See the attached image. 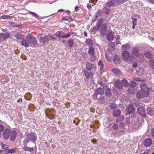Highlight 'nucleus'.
<instances>
[{"label": "nucleus", "instance_id": "nucleus-38", "mask_svg": "<svg viewBox=\"0 0 154 154\" xmlns=\"http://www.w3.org/2000/svg\"><path fill=\"white\" fill-rule=\"evenodd\" d=\"M14 35L15 37L18 39H20L22 38L21 35L18 33H16Z\"/></svg>", "mask_w": 154, "mask_h": 154}, {"label": "nucleus", "instance_id": "nucleus-19", "mask_svg": "<svg viewBox=\"0 0 154 154\" xmlns=\"http://www.w3.org/2000/svg\"><path fill=\"white\" fill-rule=\"evenodd\" d=\"M85 44L86 45H88L89 47L93 45L94 44L93 41L89 38L86 39Z\"/></svg>", "mask_w": 154, "mask_h": 154}, {"label": "nucleus", "instance_id": "nucleus-17", "mask_svg": "<svg viewBox=\"0 0 154 154\" xmlns=\"http://www.w3.org/2000/svg\"><path fill=\"white\" fill-rule=\"evenodd\" d=\"M120 57L118 55H116L114 58V61L115 64H118L120 62Z\"/></svg>", "mask_w": 154, "mask_h": 154}, {"label": "nucleus", "instance_id": "nucleus-30", "mask_svg": "<svg viewBox=\"0 0 154 154\" xmlns=\"http://www.w3.org/2000/svg\"><path fill=\"white\" fill-rule=\"evenodd\" d=\"M67 21L69 22H71L72 21V19L69 17H63L61 20V21Z\"/></svg>", "mask_w": 154, "mask_h": 154}, {"label": "nucleus", "instance_id": "nucleus-60", "mask_svg": "<svg viewBox=\"0 0 154 154\" xmlns=\"http://www.w3.org/2000/svg\"><path fill=\"white\" fill-rule=\"evenodd\" d=\"M115 37H116V40L117 39L118 40V39H120L119 36L118 35H116Z\"/></svg>", "mask_w": 154, "mask_h": 154}, {"label": "nucleus", "instance_id": "nucleus-9", "mask_svg": "<svg viewBox=\"0 0 154 154\" xmlns=\"http://www.w3.org/2000/svg\"><path fill=\"white\" fill-rule=\"evenodd\" d=\"M138 113L141 116H144L145 115V110L144 107H141L137 109Z\"/></svg>", "mask_w": 154, "mask_h": 154}, {"label": "nucleus", "instance_id": "nucleus-61", "mask_svg": "<svg viewBox=\"0 0 154 154\" xmlns=\"http://www.w3.org/2000/svg\"><path fill=\"white\" fill-rule=\"evenodd\" d=\"M99 13H100L99 12H97L95 14H96V17H98V15H99Z\"/></svg>", "mask_w": 154, "mask_h": 154}, {"label": "nucleus", "instance_id": "nucleus-14", "mask_svg": "<svg viewBox=\"0 0 154 154\" xmlns=\"http://www.w3.org/2000/svg\"><path fill=\"white\" fill-rule=\"evenodd\" d=\"M115 0H110L106 3V5L108 7H110L115 4Z\"/></svg>", "mask_w": 154, "mask_h": 154}, {"label": "nucleus", "instance_id": "nucleus-27", "mask_svg": "<svg viewBox=\"0 0 154 154\" xmlns=\"http://www.w3.org/2000/svg\"><path fill=\"white\" fill-rule=\"evenodd\" d=\"M88 53L91 55H94L95 52L93 48L91 46L90 47L88 51Z\"/></svg>", "mask_w": 154, "mask_h": 154}, {"label": "nucleus", "instance_id": "nucleus-21", "mask_svg": "<svg viewBox=\"0 0 154 154\" xmlns=\"http://www.w3.org/2000/svg\"><path fill=\"white\" fill-rule=\"evenodd\" d=\"M21 44L23 46L25 47H28L29 46V42L26 40L23 39L21 42Z\"/></svg>", "mask_w": 154, "mask_h": 154}, {"label": "nucleus", "instance_id": "nucleus-34", "mask_svg": "<svg viewBox=\"0 0 154 154\" xmlns=\"http://www.w3.org/2000/svg\"><path fill=\"white\" fill-rule=\"evenodd\" d=\"M97 30H98V29H97L96 27H94L91 28L90 31L91 33L93 34H95L96 31Z\"/></svg>", "mask_w": 154, "mask_h": 154}, {"label": "nucleus", "instance_id": "nucleus-46", "mask_svg": "<svg viewBox=\"0 0 154 154\" xmlns=\"http://www.w3.org/2000/svg\"><path fill=\"white\" fill-rule=\"evenodd\" d=\"M128 0H117V2L119 3H122L126 2Z\"/></svg>", "mask_w": 154, "mask_h": 154}, {"label": "nucleus", "instance_id": "nucleus-4", "mask_svg": "<svg viewBox=\"0 0 154 154\" xmlns=\"http://www.w3.org/2000/svg\"><path fill=\"white\" fill-rule=\"evenodd\" d=\"M26 38L29 45L31 46H32L37 43V41L35 38L31 35H27L26 37Z\"/></svg>", "mask_w": 154, "mask_h": 154}, {"label": "nucleus", "instance_id": "nucleus-18", "mask_svg": "<svg viewBox=\"0 0 154 154\" xmlns=\"http://www.w3.org/2000/svg\"><path fill=\"white\" fill-rule=\"evenodd\" d=\"M147 114L150 116L154 115V109L153 108H148L147 110Z\"/></svg>", "mask_w": 154, "mask_h": 154}, {"label": "nucleus", "instance_id": "nucleus-13", "mask_svg": "<svg viewBox=\"0 0 154 154\" xmlns=\"http://www.w3.org/2000/svg\"><path fill=\"white\" fill-rule=\"evenodd\" d=\"M115 85L119 89H121L123 88L122 83L119 80H117L115 81Z\"/></svg>", "mask_w": 154, "mask_h": 154}, {"label": "nucleus", "instance_id": "nucleus-47", "mask_svg": "<svg viewBox=\"0 0 154 154\" xmlns=\"http://www.w3.org/2000/svg\"><path fill=\"white\" fill-rule=\"evenodd\" d=\"M118 125L117 124H114L112 125V128L115 130H117L118 129Z\"/></svg>", "mask_w": 154, "mask_h": 154}, {"label": "nucleus", "instance_id": "nucleus-25", "mask_svg": "<svg viewBox=\"0 0 154 154\" xmlns=\"http://www.w3.org/2000/svg\"><path fill=\"white\" fill-rule=\"evenodd\" d=\"M0 36L3 38H8L9 37V36H10V34L8 32L1 33L0 34Z\"/></svg>", "mask_w": 154, "mask_h": 154}, {"label": "nucleus", "instance_id": "nucleus-20", "mask_svg": "<svg viewBox=\"0 0 154 154\" xmlns=\"http://www.w3.org/2000/svg\"><path fill=\"white\" fill-rule=\"evenodd\" d=\"M112 114L114 117H116L120 115L121 111L118 110H116L113 112Z\"/></svg>", "mask_w": 154, "mask_h": 154}, {"label": "nucleus", "instance_id": "nucleus-6", "mask_svg": "<svg viewBox=\"0 0 154 154\" xmlns=\"http://www.w3.org/2000/svg\"><path fill=\"white\" fill-rule=\"evenodd\" d=\"M114 34L112 30L109 31L106 34V38L109 41H112L114 39Z\"/></svg>", "mask_w": 154, "mask_h": 154}, {"label": "nucleus", "instance_id": "nucleus-54", "mask_svg": "<svg viewBox=\"0 0 154 154\" xmlns=\"http://www.w3.org/2000/svg\"><path fill=\"white\" fill-rule=\"evenodd\" d=\"M110 106L112 108H116V106H115V104H114L113 103H112L110 104Z\"/></svg>", "mask_w": 154, "mask_h": 154}, {"label": "nucleus", "instance_id": "nucleus-51", "mask_svg": "<svg viewBox=\"0 0 154 154\" xmlns=\"http://www.w3.org/2000/svg\"><path fill=\"white\" fill-rule=\"evenodd\" d=\"M1 17L3 18L4 19H10V17L9 16H7V15H4V16H2Z\"/></svg>", "mask_w": 154, "mask_h": 154}, {"label": "nucleus", "instance_id": "nucleus-28", "mask_svg": "<svg viewBox=\"0 0 154 154\" xmlns=\"http://www.w3.org/2000/svg\"><path fill=\"white\" fill-rule=\"evenodd\" d=\"M137 75L139 76H140L144 74V71L143 69L142 68H139L137 70Z\"/></svg>", "mask_w": 154, "mask_h": 154}, {"label": "nucleus", "instance_id": "nucleus-24", "mask_svg": "<svg viewBox=\"0 0 154 154\" xmlns=\"http://www.w3.org/2000/svg\"><path fill=\"white\" fill-rule=\"evenodd\" d=\"M98 65L100 67V71L101 72H102L103 71V69L104 67V65L101 60H100L99 61Z\"/></svg>", "mask_w": 154, "mask_h": 154}, {"label": "nucleus", "instance_id": "nucleus-55", "mask_svg": "<svg viewBox=\"0 0 154 154\" xmlns=\"http://www.w3.org/2000/svg\"><path fill=\"white\" fill-rule=\"evenodd\" d=\"M122 119H123L122 118H117L116 119V122H119L120 121H121V120H122Z\"/></svg>", "mask_w": 154, "mask_h": 154}, {"label": "nucleus", "instance_id": "nucleus-40", "mask_svg": "<svg viewBox=\"0 0 154 154\" xmlns=\"http://www.w3.org/2000/svg\"><path fill=\"white\" fill-rule=\"evenodd\" d=\"M149 64L151 66L154 68V60L151 59L149 60Z\"/></svg>", "mask_w": 154, "mask_h": 154}, {"label": "nucleus", "instance_id": "nucleus-63", "mask_svg": "<svg viewBox=\"0 0 154 154\" xmlns=\"http://www.w3.org/2000/svg\"><path fill=\"white\" fill-rule=\"evenodd\" d=\"M63 11H64V10L63 9H59L58 10V12H63Z\"/></svg>", "mask_w": 154, "mask_h": 154}, {"label": "nucleus", "instance_id": "nucleus-22", "mask_svg": "<svg viewBox=\"0 0 154 154\" xmlns=\"http://www.w3.org/2000/svg\"><path fill=\"white\" fill-rule=\"evenodd\" d=\"M40 41H42L43 43H46L48 42V38L47 36H46L45 37H41L40 38Z\"/></svg>", "mask_w": 154, "mask_h": 154}, {"label": "nucleus", "instance_id": "nucleus-57", "mask_svg": "<svg viewBox=\"0 0 154 154\" xmlns=\"http://www.w3.org/2000/svg\"><path fill=\"white\" fill-rule=\"evenodd\" d=\"M116 40V44H121V43L120 42V39H117Z\"/></svg>", "mask_w": 154, "mask_h": 154}, {"label": "nucleus", "instance_id": "nucleus-29", "mask_svg": "<svg viewBox=\"0 0 154 154\" xmlns=\"http://www.w3.org/2000/svg\"><path fill=\"white\" fill-rule=\"evenodd\" d=\"M102 22L103 21L102 19H100L99 20L98 23H97L96 26L97 29L98 30L100 29Z\"/></svg>", "mask_w": 154, "mask_h": 154}, {"label": "nucleus", "instance_id": "nucleus-44", "mask_svg": "<svg viewBox=\"0 0 154 154\" xmlns=\"http://www.w3.org/2000/svg\"><path fill=\"white\" fill-rule=\"evenodd\" d=\"M106 94L108 96H109L111 95V92L109 89H107L106 92Z\"/></svg>", "mask_w": 154, "mask_h": 154}, {"label": "nucleus", "instance_id": "nucleus-23", "mask_svg": "<svg viewBox=\"0 0 154 154\" xmlns=\"http://www.w3.org/2000/svg\"><path fill=\"white\" fill-rule=\"evenodd\" d=\"M105 87L103 86V88H100L97 89V92L100 94H103L104 91V88Z\"/></svg>", "mask_w": 154, "mask_h": 154}, {"label": "nucleus", "instance_id": "nucleus-7", "mask_svg": "<svg viewBox=\"0 0 154 154\" xmlns=\"http://www.w3.org/2000/svg\"><path fill=\"white\" fill-rule=\"evenodd\" d=\"M87 69L88 70L91 71L92 70H95L96 69L95 66L94 64H91L90 63H88L86 65Z\"/></svg>", "mask_w": 154, "mask_h": 154}, {"label": "nucleus", "instance_id": "nucleus-59", "mask_svg": "<svg viewBox=\"0 0 154 154\" xmlns=\"http://www.w3.org/2000/svg\"><path fill=\"white\" fill-rule=\"evenodd\" d=\"M91 142L92 143H93L94 144H95L96 143V140H91Z\"/></svg>", "mask_w": 154, "mask_h": 154}, {"label": "nucleus", "instance_id": "nucleus-31", "mask_svg": "<svg viewBox=\"0 0 154 154\" xmlns=\"http://www.w3.org/2000/svg\"><path fill=\"white\" fill-rule=\"evenodd\" d=\"M112 55L111 54H108L107 53H106L105 54V57L106 60L109 62H110L111 60V57Z\"/></svg>", "mask_w": 154, "mask_h": 154}, {"label": "nucleus", "instance_id": "nucleus-5", "mask_svg": "<svg viewBox=\"0 0 154 154\" xmlns=\"http://www.w3.org/2000/svg\"><path fill=\"white\" fill-rule=\"evenodd\" d=\"M107 29V24H103L100 30V34L102 36H104L106 34Z\"/></svg>", "mask_w": 154, "mask_h": 154}, {"label": "nucleus", "instance_id": "nucleus-49", "mask_svg": "<svg viewBox=\"0 0 154 154\" xmlns=\"http://www.w3.org/2000/svg\"><path fill=\"white\" fill-rule=\"evenodd\" d=\"M55 35H56L57 36H58L59 38H61V37L62 36L60 35V31H57L55 33Z\"/></svg>", "mask_w": 154, "mask_h": 154}, {"label": "nucleus", "instance_id": "nucleus-33", "mask_svg": "<svg viewBox=\"0 0 154 154\" xmlns=\"http://www.w3.org/2000/svg\"><path fill=\"white\" fill-rule=\"evenodd\" d=\"M128 93L130 94H133L134 92V88L133 87H130L128 89Z\"/></svg>", "mask_w": 154, "mask_h": 154}, {"label": "nucleus", "instance_id": "nucleus-39", "mask_svg": "<svg viewBox=\"0 0 154 154\" xmlns=\"http://www.w3.org/2000/svg\"><path fill=\"white\" fill-rule=\"evenodd\" d=\"M73 44V39H71L69 40L68 41V45L69 47H72Z\"/></svg>", "mask_w": 154, "mask_h": 154}, {"label": "nucleus", "instance_id": "nucleus-53", "mask_svg": "<svg viewBox=\"0 0 154 154\" xmlns=\"http://www.w3.org/2000/svg\"><path fill=\"white\" fill-rule=\"evenodd\" d=\"M151 134L152 137L153 138H154V128L152 129L151 131Z\"/></svg>", "mask_w": 154, "mask_h": 154}, {"label": "nucleus", "instance_id": "nucleus-64", "mask_svg": "<svg viewBox=\"0 0 154 154\" xmlns=\"http://www.w3.org/2000/svg\"><path fill=\"white\" fill-rule=\"evenodd\" d=\"M84 36L85 37H87V32L86 31H85L84 32Z\"/></svg>", "mask_w": 154, "mask_h": 154}, {"label": "nucleus", "instance_id": "nucleus-41", "mask_svg": "<svg viewBox=\"0 0 154 154\" xmlns=\"http://www.w3.org/2000/svg\"><path fill=\"white\" fill-rule=\"evenodd\" d=\"M129 45L128 44L123 45L122 46V48L123 50H126L129 48Z\"/></svg>", "mask_w": 154, "mask_h": 154}, {"label": "nucleus", "instance_id": "nucleus-10", "mask_svg": "<svg viewBox=\"0 0 154 154\" xmlns=\"http://www.w3.org/2000/svg\"><path fill=\"white\" fill-rule=\"evenodd\" d=\"M152 141L151 139L148 138L145 140L143 144L146 146H149L152 144Z\"/></svg>", "mask_w": 154, "mask_h": 154}, {"label": "nucleus", "instance_id": "nucleus-43", "mask_svg": "<svg viewBox=\"0 0 154 154\" xmlns=\"http://www.w3.org/2000/svg\"><path fill=\"white\" fill-rule=\"evenodd\" d=\"M29 13H30L32 16L36 18H38V16L36 13L33 12H32L31 11H29Z\"/></svg>", "mask_w": 154, "mask_h": 154}, {"label": "nucleus", "instance_id": "nucleus-58", "mask_svg": "<svg viewBox=\"0 0 154 154\" xmlns=\"http://www.w3.org/2000/svg\"><path fill=\"white\" fill-rule=\"evenodd\" d=\"M137 63H134L133 64V66L134 67H137Z\"/></svg>", "mask_w": 154, "mask_h": 154}, {"label": "nucleus", "instance_id": "nucleus-45", "mask_svg": "<svg viewBox=\"0 0 154 154\" xmlns=\"http://www.w3.org/2000/svg\"><path fill=\"white\" fill-rule=\"evenodd\" d=\"M14 151H15L14 149H8V150H6V152L7 153H13L14 152Z\"/></svg>", "mask_w": 154, "mask_h": 154}, {"label": "nucleus", "instance_id": "nucleus-8", "mask_svg": "<svg viewBox=\"0 0 154 154\" xmlns=\"http://www.w3.org/2000/svg\"><path fill=\"white\" fill-rule=\"evenodd\" d=\"M11 131L9 129H5L3 132V136L4 138L6 139H8L9 137Z\"/></svg>", "mask_w": 154, "mask_h": 154}, {"label": "nucleus", "instance_id": "nucleus-36", "mask_svg": "<svg viewBox=\"0 0 154 154\" xmlns=\"http://www.w3.org/2000/svg\"><path fill=\"white\" fill-rule=\"evenodd\" d=\"M144 54L145 57L148 58H150L152 56L151 54L149 52H146Z\"/></svg>", "mask_w": 154, "mask_h": 154}, {"label": "nucleus", "instance_id": "nucleus-50", "mask_svg": "<svg viewBox=\"0 0 154 154\" xmlns=\"http://www.w3.org/2000/svg\"><path fill=\"white\" fill-rule=\"evenodd\" d=\"M132 23L134 25H136L137 24V19L135 18H132Z\"/></svg>", "mask_w": 154, "mask_h": 154}, {"label": "nucleus", "instance_id": "nucleus-26", "mask_svg": "<svg viewBox=\"0 0 154 154\" xmlns=\"http://www.w3.org/2000/svg\"><path fill=\"white\" fill-rule=\"evenodd\" d=\"M111 71L116 75H120L121 74V72L117 68H113L112 69Z\"/></svg>", "mask_w": 154, "mask_h": 154}, {"label": "nucleus", "instance_id": "nucleus-52", "mask_svg": "<svg viewBox=\"0 0 154 154\" xmlns=\"http://www.w3.org/2000/svg\"><path fill=\"white\" fill-rule=\"evenodd\" d=\"M4 129V126L0 124V132H2Z\"/></svg>", "mask_w": 154, "mask_h": 154}, {"label": "nucleus", "instance_id": "nucleus-3", "mask_svg": "<svg viewBox=\"0 0 154 154\" xmlns=\"http://www.w3.org/2000/svg\"><path fill=\"white\" fill-rule=\"evenodd\" d=\"M132 56H136L137 58L140 59V61L142 62L144 60V57L143 54L139 53V50L137 48H134L132 51Z\"/></svg>", "mask_w": 154, "mask_h": 154}, {"label": "nucleus", "instance_id": "nucleus-48", "mask_svg": "<svg viewBox=\"0 0 154 154\" xmlns=\"http://www.w3.org/2000/svg\"><path fill=\"white\" fill-rule=\"evenodd\" d=\"M91 56V60L92 61H94L96 59V57L94 55Z\"/></svg>", "mask_w": 154, "mask_h": 154}, {"label": "nucleus", "instance_id": "nucleus-42", "mask_svg": "<svg viewBox=\"0 0 154 154\" xmlns=\"http://www.w3.org/2000/svg\"><path fill=\"white\" fill-rule=\"evenodd\" d=\"M103 11L105 13V14H108L109 13L110 9L104 7L103 8Z\"/></svg>", "mask_w": 154, "mask_h": 154}, {"label": "nucleus", "instance_id": "nucleus-1", "mask_svg": "<svg viewBox=\"0 0 154 154\" xmlns=\"http://www.w3.org/2000/svg\"><path fill=\"white\" fill-rule=\"evenodd\" d=\"M140 85L141 88L137 94V97L139 99L143 98L148 97L149 95V89L146 84L143 82L140 83Z\"/></svg>", "mask_w": 154, "mask_h": 154}, {"label": "nucleus", "instance_id": "nucleus-2", "mask_svg": "<svg viewBox=\"0 0 154 154\" xmlns=\"http://www.w3.org/2000/svg\"><path fill=\"white\" fill-rule=\"evenodd\" d=\"M122 58L124 61L128 60L131 62H135L136 61L133 56L130 57V53L127 51H124L122 54Z\"/></svg>", "mask_w": 154, "mask_h": 154}, {"label": "nucleus", "instance_id": "nucleus-16", "mask_svg": "<svg viewBox=\"0 0 154 154\" xmlns=\"http://www.w3.org/2000/svg\"><path fill=\"white\" fill-rule=\"evenodd\" d=\"M27 137L29 140L32 141H34L36 139V138L35 136L31 134H28L27 135Z\"/></svg>", "mask_w": 154, "mask_h": 154}, {"label": "nucleus", "instance_id": "nucleus-37", "mask_svg": "<svg viewBox=\"0 0 154 154\" xmlns=\"http://www.w3.org/2000/svg\"><path fill=\"white\" fill-rule=\"evenodd\" d=\"M122 83L125 86H127L129 84L127 81L125 79H123L122 80Z\"/></svg>", "mask_w": 154, "mask_h": 154}, {"label": "nucleus", "instance_id": "nucleus-35", "mask_svg": "<svg viewBox=\"0 0 154 154\" xmlns=\"http://www.w3.org/2000/svg\"><path fill=\"white\" fill-rule=\"evenodd\" d=\"M71 34L70 32H68L67 34L62 35L61 36V38H68L71 36Z\"/></svg>", "mask_w": 154, "mask_h": 154}, {"label": "nucleus", "instance_id": "nucleus-32", "mask_svg": "<svg viewBox=\"0 0 154 154\" xmlns=\"http://www.w3.org/2000/svg\"><path fill=\"white\" fill-rule=\"evenodd\" d=\"M24 149L26 151L31 152L34 150V148L33 147H29L26 146L24 147Z\"/></svg>", "mask_w": 154, "mask_h": 154}, {"label": "nucleus", "instance_id": "nucleus-11", "mask_svg": "<svg viewBox=\"0 0 154 154\" xmlns=\"http://www.w3.org/2000/svg\"><path fill=\"white\" fill-rule=\"evenodd\" d=\"M11 137L10 138V140L11 141H14L16 138V137L17 134V133L14 130H12L11 132Z\"/></svg>", "mask_w": 154, "mask_h": 154}, {"label": "nucleus", "instance_id": "nucleus-12", "mask_svg": "<svg viewBox=\"0 0 154 154\" xmlns=\"http://www.w3.org/2000/svg\"><path fill=\"white\" fill-rule=\"evenodd\" d=\"M89 71H90L88 70L84 71L85 75L87 79L91 78L92 77L93 74L92 72H90Z\"/></svg>", "mask_w": 154, "mask_h": 154}, {"label": "nucleus", "instance_id": "nucleus-62", "mask_svg": "<svg viewBox=\"0 0 154 154\" xmlns=\"http://www.w3.org/2000/svg\"><path fill=\"white\" fill-rule=\"evenodd\" d=\"M75 11H78L79 10V6H76L75 8Z\"/></svg>", "mask_w": 154, "mask_h": 154}, {"label": "nucleus", "instance_id": "nucleus-15", "mask_svg": "<svg viewBox=\"0 0 154 154\" xmlns=\"http://www.w3.org/2000/svg\"><path fill=\"white\" fill-rule=\"evenodd\" d=\"M134 110V108L132 105H130L127 107L126 111L129 114L133 112Z\"/></svg>", "mask_w": 154, "mask_h": 154}, {"label": "nucleus", "instance_id": "nucleus-56", "mask_svg": "<svg viewBox=\"0 0 154 154\" xmlns=\"http://www.w3.org/2000/svg\"><path fill=\"white\" fill-rule=\"evenodd\" d=\"M87 6L89 9L91 8V5L89 4H87Z\"/></svg>", "mask_w": 154, "mask_h": 154}]
</instances>
